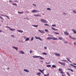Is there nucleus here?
I'll return each mask as SVG.
<instances>
[{
    "label": "nucleus",
    "instance_id": "f257e3e1",
    "mask_svg": "<svg viewBox=\"0 0 76 76\" xmlns=\"http://www.w3.org/2000/svg\"><path fill=\"white\" fill-rule=\"evenodd\" d=\"M41 21L43 23H47L48 22L47 20H44L43 19H41Z\"/></svg>",
    "mask_w": 76,
    "mask_h": 76
},
{
    "label": "nucleus",
    "instance_id": "f03ea898",
    "mask_svg": "<svg viewBox=\"0 0 76 76\" xmlns=\"http://www.w3.org/2000/svg\"><path fill=\"white\" fill-rule=\"evenodd\" d=\"M36 39H39V40H40V41H42V39L41 38L39 37H37L36 36L35 37Z\"/></svg>",
    "mask_w": 76,
    "mask_h": 76
},
{
    "label": "nucleus",
    "instance_id": "7ed1b4c3",
    "mask_svg": "<svg viewBox=\"0 0 76 76\" xmlns=\"http://www.w3.org/2000/svg\"><path fill=\"white\" fill-rule=\"evenodd\" d=\"M38 31L39 32H40L42 33V34H45V32H44V31L42 30H39Z\"/></svg>",
    "mask_w": 76,
    "mask_h": 76
},
{
    "label": "nucleus",
    "instance_id": "20e7f679",
    "mask_svg": "<svg viewBox=\"0 0 76 76\" xmlns=\"http://www.w3.org/2000/svg\"><path fill=\"white\" fill-rule=\"evenodd\" d=\"M38 12V11L36 10H33L31 11V12L33 13H37Z\"/></svg>",
    "mask_w": 76,
    "mask_h": 76
},
{
    "label": "nucleus",
    "instance_id": "39448f33",
    "mask_svg": "<svg viewBox=\"0 0 76 76\" xmlns=\"http://www.w3.org/2000/svg\"><path fill=\"white\" fill-rule=\"evenodd\" d=\"M69 37L71 38V39H74V40L76 39V38H73L72 37V36H71L70 35H69Z\"/></svg>",
    "mask_w": 76,
    "mask_h": 76
},
{
    "label": "nucleus",
    "instance_id": "423d86ee",
    "mask_svg": "<svg viewBox=\"0 0 76 76\" xmlns=\"http://www.w3.org/2000/svg\"><path fill=\"white\" fill-rule=\"evenodd\" d=\"M41 57V56H36V55H34L33 56V57L34 58H39V57Z\"/></svg>",
    "mask_w": 76,
    "mask_h": 76
},
{
    "label": "nucleus",
    "instance_id": "0eeeda50",
    "mask_svg": "<svg viewBox=\"0 0 76 76\" xmlns=\"http://www.w3.org/2000/svg\"><path fill=\"white\" fill-rule=\"evenodd\" d=\"M19 52L20 54H25L24 52L22 51H20Z\"/></svg>",
    "mask_w": 76,
    "mask_h": 76
},
{
    "label": "nucleus",
    "instance_id": "6e6552de",
    "mask_svg": "<svg viewBox=\"0 0 76 76\" xmlns=\"http://www.w3.org/2000/svg\"><path fill=\"white\" fill-rule=\"evenodd\" d=\"M59 63H60V64H62L63 65V66H65L66 65V64H65V63H62L60 61L58 62Z\"/></svg>",
    "mask_w": 76,
    "mask_h": 76
},
{
    "label": "nucleus",
    "instance_id": "1a4fd4ad",
    "mask_svg": "<svg viewBox=\"0 0 76 76\" xmlns=\"http://www.w3.org/2000/svg\"><path fill=\"white\" fill-rule=\"evenodd\" d=\"M52 39H53V40H57L58 39L56 38L53 37H52Z\"/></svg>",
    "mask_w": 76,
    "mask_h": 76
},
{
    "label": "nucleus",
    "instance_id": "9d476101",
    "mask_svg": "<svg viewBox=\"0 0 76 76\" xmlns=\"http://www.w3.org/2000/svg\"><path fill=\"white\" fill-rule=\"evenodd\" d=\"M64 34L65 35H69V33L67 31L64 32Z\"/></svg>",
    "mask_w": 76,
    "mask_h": 76
},
{
    "label": "nucleus",
    "instance_id": "9b49d317",
    "mask_svg": "<svg viewBox=\"0 0 76 76\" xmlns=\"http://www.w3.org/2000/svg\"><path fill=\"white\" fill-rule=\"evenodd\" d=\"M47 39L49 40L50 39H52V37H48L46 38Z\"/></svg>",
    "mask_w": 76,
    "mask_h": 76
},
{
    "label": "nucleus",
    "instance_id": "f8f14e48",
    "mask_svg": "<svg viewBox=\"0 0 76 76\" xmlns=\"http://www.w3.org/2000/svg\"><path fill=\"white\" fill-rule=\"evenodd\" d=\"M70 66H72L73 67H74V68H75V69H76V66L73 65L72 64H70Z\"/></svg>",
    "mask_w": 76,
    "mask_h": 76
},
{
    "label": "nucleus",
    "instance_id": "ddd939ff",
    "mask_svg": "<svg viewBox=\"0 0 76 76\" xmlns=\"http://www.w3.org/2000/svg\"><path fill=\"white\" fill-rule=\"evenodd\" d=\"M12 48H14V49H15V50H17V51H18V48L16 47H13V46Z\"/></svg>",
    "mask_w": 76,
    "mask_h": 76
},
{
    "label": "nucleus",
    "instance_id": "4468645a",
    "mask_svg": "<svg viewBox=\"0 0 76 76\" xmlns=\"http://www.w3.org/2000/svg\"><path fill=\"white\" fill-rule=\"evenodd\" d=\"M17 31L18 32H20L21 33H22V32H23V31H22V30H17Z\"/></svg>",
    "mask_w": 76,
    "mask_h": 76
},
{
    "label": "nucleus",
    "instance_id": "2eb2a0df",
    "mask_svg": "<svg viewBox=\"0 0 76 76\" xmlns=\"http://www.w3.org/2000/svg\"><path fill=\"white\" fill-rule=\"evenodd\" d=\"M55 54H56L57 56H60V54L58 53H55Z\"/></svg>",
    "mask_w": 76,
    "mask_h": 76
},
{
    "label": "nucleus",
    "instance_id": "dca6fc26",
    "mask_svg": "<svg viewBox=\"0 0 76 76\" xmlns=\"http://www.w3.org/2000/svg\"><path fill=\"white\" fill-rule=\"evenodd\" d=\"M24 71L25 72H27L28 73H29V72L28 71V70L26 69H24Z\"/></svg>",
    "mask_w": 76,
    "mask_h": 76
},
{
    "label": "nucleus",
    "instance_id": "f3484780",
    "mask_svg": "<svg viewBox=\"0 0 76 76\" xmlns=\"http://www.w3.org/2000/svg\"><path fill=\"white\" fill-rule=\"evenodd\" d=\"M66 59L68 60V61H69V62L70 63H72V61H70V59H69V58H66Z\"/></svg>",
    "mask_w": 76,
    "mask_h": 76
},
{
    "label": "nucleus",
    "instance_id": "a211bd4d",
    "mask_svg": "<svg viewBox=\"0 0 76 76\" xmlns=\"http://www.w3.org/2000/svg\"><path fill=\"white\" fill-rule=\"evenodd\" d=\"M41 74V73L40 72H37V75H38L39 76H40Z\"/></svg>",
    "mask_w": 76,
    "mask_h": 76
},
{
    "label": "nucleus",
    "instance_id": "6ab92c4d",
    "mask_svg": "<svg viewBox=\"0 0 76 76\" xmlns=\"http://www.w3.org/2000/svg\"><path fill=\"white\" fill-rule=\"evenodd\" d=\"M10 31H15V29L14 28H10Z\"/></svg>",
    "mask_w": 76,
    "mask_h": 76
},
{
    "label": "nucleus",
    "instance_id": "aec40b11",
    "mask_svg": "<svg viewBox=\"0 0 76 76\" xmlns=\"http://www.w3.org/2000/svg\"><path fill=\"white\" fill-rule=\"evenodd\" d=\"M52 29H53V30H54V31H57V29H56L53 27H52Z\"/></svg>",
    "mask_w": 76,
    "mask_h": 76
},
{
    "label": "nucleus",
    "instance_id": "412c9836",
    "mask_svg": "<svg viewBox=\"0 0 76 76\" xmlns=\"http://www.w3.org/2000/svg\"><path fill=\"white\" fill-rule=\"evenodd\" d=\"M68 70H70V71H71V72H73V70L70 69H67Z\"/></svg>",
    "mask_w": 76,
    "mask_h": 76
},
{
    "label": "nucleus",
    "instance_id": "4be33fe9",
    "mask_svg": "<svg viewBox=\"0 0 76 76\" xmlns=\"http://www.w3.org/2000/svg\"><path fill=\"white\" fill-rule=\"evenodd\" d=\"M72 31H73L74 33L75 34H76V30L73 29H72Z\"/></svg>",
    "mask_w": 76,
    "mask_h": 76
},
{
    "label": "nucleus",
    "instance_id": "5701e85b",
    "mask_svg": "<svg viewBox=\"0 0 76 76\" xmlns=\"http://www.w3.org/2000/svg\"><path fill=\"white\" fill-rule=\"evenodd\" d=\"M43 75L44 76H49V73H48L47 75H46L44 73H43Z\"/></svg>",
    "mask_w": 76,
    "mask_h": 76
},
{
    "label": "nucleus",
    "instance_id": "b1692460",
    "mask_svg": "<svg viewBox=\"0 0 76 76\" xmlns=\"http://www.w3.org/2000/svg\"><path fill=\"white\" fill-rule=\"evenodd\" d=\"M18 13H19L20 14H23V12H18Z\"/></svg>",
    "mask_w": 76,
    "mask_h": 76
},
{
    "label": "nucleus",
    "instance_id": "393cba45",
    "mask_svg": "<svg viewBox=\"0 0 76 76\" xmlns=\"http://www.w3.org/2000/svg\"><path fill=\"white\" fill-rule=\"evenodd\" d=\"M33 26H34V27H38V25H32Z\"/></svg>",
    "mask_w": 76,
    "mask_h": 76
},
{
    "label": "nucleus",
    "instance_id": "a878e982",
    "mask_svg": "<svg viewBox=\"0 0 76 76\" xmlns=\"http://www.w3.org/2000/svg\"><path fill=\"white\" fill-rule=\"evenodd\" d=\"M66 74H67V75H68V76H70V74H69V73L68 72H66Z\"/></svg>",
    "mask_w": 76,
    "mask_h": 76
},
{
    "label": "nucleus",
    "instance_id": "bb28decb",
    "mask_svg": "<svg viewBox=\"0 0 76 76\" xmlns=\"http://www.w3.org/2000/svg\"><path fill=\"white\" fill-rule=\"evenodd\" d=\"M28 40H29V38H26V41H28Z\"/></svg>",
    "mask_w": 76,
    "mask_h": 76
},
{
    "label": "nucleus",
    "instance_id": "cd10ccee",
    "mask_svg": "<svg viewBox=\"0 0 76 76\" xmlns=\"http://www.w3.org/2000/svg\"><path fill=\"white\" fill-rule=\"evenodd\" d=\"M39 71H40V72L41 73H43V74H44V73H43V72H42V70L41 69H39Z\"/></svg>",
    "mask_w": 76,
    "mask_h": 76
},
{
    "label": "nucleus",
    "instance_id": "c85d7f7f",
    "mask_svg": "<svg viewBox=\"0 0 76 76\" xmlns=\"http://www.w3.org/2000/svg\"><path fill=\"white\" fill-rule=\"evenodd\" d=\"M47 10H50V11H51V9H50V8H48L47 9Z\"/></svg>",
    "mask_w": 76,
    "mask_h": 76
},
{
    "label": "nucleus",
    "instance_id": "c756f323",
    "mask_svg": "<svg viewBox=\"0 0 76 76\" xmlns=\"http://www.w3.org/2000/svg\"><path fill=\"white\" fill-rule=\"evenodd\" d=\"M12 5H15L16 6H17V4L16 3H13L12 4Z\"/></svg>",
    "mask_w": 76,
    "mask_h": 76
},
{
    "label": "nucleus",
    "instance_id": "7c9ffc66",
    "mask_svg": "<svg viewBox=\"0 0 76 76\" xmlns=\"http://www.w3.org/2000/svg\"><path fill=\"white\" fill-rule=\"evenodd\" d=\"M58 71H60V72H61L62 70V69L61 68H59L58 69Z\"/></svg>",
    "mask_w": 76,
    "mask_h": 76
},
{
    "label": "nucleus",
    "instance_id": "2f4dec72",
    "mask_svg": "<svg viewBox=\"0 0 76 76\" xmlns=\"http://www.w3.org/2000/svg\"><path fill=\"white\" fill-rule=\"evenodd\" d=\"M58 38L60 40H62V39H63V38L62 37H60Z\"/></svg>",
    "mask_w": 76,
    "mask_h": 76
},
{
    "label": "nucleus",
    "instance_id": "473e14b6",
    "mask_svg": "<svg viewBox=\"0 0 76 76\" xmlns=\"http://www.w3.org/2000/svg\"><path fill=\"white\" fill-rule=\"evenodd\" d=\"M52 67H54V68H56V66L55 65H52Z\"/></svg>",
    "mask_w": 76,
    "mask_h": 76
},
{
    "label": "nucleus",
    "instance_id": "72a5a7b5",
    "mask_svg": "<svg viewBox=\"0 0 76 76\" xmlns=\"http://www.w3.org/2000/svg\"><path fill=\"white\" fill-rule=\"evenodd\" d=\"M45 31L46 32H48L49 31L47 29H45Z\"/></svg>",
    "mask_w": 76,
    "mask_h": 76
},
{
    "label": "nucleus",
    "instance_id": "f704fd0d",
    "mask_svg": "<svg viewBox=\"0 0 76 76\" xmlns=\"http://www.w3.org/2000/svg\"><path fill=\"white\" fill-rule=\"evenodd\" d=\"M47 67H51V65H47Z\"/></svg>",
    "mask_w": 76,
    "mask_h": 76
},
{
    "label": "nucleus",
    "instance_id": "c9c22d12",
    "mask_svg": "<svg viewBox=\"0 0 76 76\" xmlns=\"http://www.w3.org/2000/svg\"><path fill=\"white\" fill-rule=\"evenodd\" d=\"M42 54H44L45 55H47V54L45 53H42Z\"/></svg>",
    "mask_w": 76,
    "mask_h": 76
},
{
    "label": "nucleus",
    "instance_id": "e433bc0d",
    "mask_svg": "<svg viewBox=\"0 0 76 76\" xmlns=\"http://www.w3.org/2000/svg\"><path fill=\"white\" fill-rule=\"evenodd\" d=\"M34 40V37H32L31 38V41H33Z\"/></svg>",
    "mask_w": 76,
    "mask_h": 76
},
{
    "label": "nucleus",
    "instance_id": "4c0bfd02",
    "mask_svg": "<svg viewBox=\"0 0 76 76\" xmlns=\"http://www.w3.org/2000/svg\"><path fill=\"white\" fill-rule=\"evenodd\" d=\"M5 16H6V17H7V18H8L9 19H10V18H9V17L8 16L6 15H5Z\"/></svg>",
    "mask_w": 76,
    "mask_h": 76
},
{
    "label": "nucleus",
    "instance_id": "58836bf2",
    "mask_svg": "<svg viewBox=\"0 0 76 76\" xmlns=\"http://www.w3.org/2000/svg\"><path fill=\"white\" fill-rule=\"evenodd\" d=\"M37 17H41V16L40 15L38 14V15H37Z\"/></svg>",
    "mask_w": 76,
    "mask_h": 76
},
{
    "label": "nucleus",
    "instance_id": "ea45409f",
    "mask_svg": "<svg viewBox=\"0 0 76 76\" xmlns=\"http://www.w3.org/2000/svg\"><path fill=\"white\" fill-rule=\"evenodd\" d=\"M40 59H41V60H43L44 59V58L42 57H40L39 58Z\"/></svg>",
    "mask_w": 76,
    "mask_h": 76
},
{
    "label": "nucleus",
    "instance_id": "a19ab883",
    "mask_svg": "<svg viewBox=\"0 0 76 76\" xmlns=\"http://www.w3.org/2000/svg\"><path fill=\"white\" fill-rule=\"evenodd\" d=\"M52 26H53V27H56V25H52Z\"/></svg>",
    "mask_w": 76,
    "mask_h": 76
},
{
    "label": "nucleus",
    "instance_id": "79ce46f5",
    "mask_svg": "<svg viewBox=\"0 0 76 76\" xmlns=\"http://www.w3.org/2000/svg\"><path fill=\"white\" fill-rule=\"evenodd\" d=\"M54 33L55 34H59V33H57V32H54Z\"/></svg>",
    "mask_w": 76,
    "mask_h": 76
},
{
    "label": "nucleus",
    "instance_id": "37998d69",
    "mask_svg": "<svg viewBox=\"0 0 76 76\" xmlns=\"http://www.w3.org/2000/svg\"><path fill=\"white\" fill-rule=\"evenodd\" d=\"M0 19H2V20H4V19H3V17H1L0 16Z\"/></svg>",
    "mask_w": 76,
    "mask_h": 76
},
{
    "label": "nucleus",
    "instance_id": "c03bdc74",
    "mask_svg": "<svg viewBox=\"0 0 76 76\" xmlns=\"http://www.w3.org/2000/svg\"><path fill=\"white\" fill-rule=\"evenodd\" d=\"M9 3H10L11 2H12V3H13V1H12L10 0L9 1Z\"/></svg>",
    "mask_w": 76,
    "mask_h": 76
},
{
    "label": "nucleus",
    "instance_id": "a18cd8bd",
    "mask_svg": "<svg viewBox=\"0 0 76 76\" xmlns=\"http://www.w3.org/2000/svg\"><path fill=\"white\" fill-rule=\"evenodd\" d=\"M46 64H50V62H48V63H47V62H45Z\"/></svg>",
    "mask_w": 76,
    "mask_h": 76
},
{
    "label": "nucleus",
    "instance_id": "49530a36",
    "mask_svg": "<svg viewBox=\"0 0 76 76\" xmlns=\"http://www.w3.org/2000/svg\"><path fill=\"white\" fill-rule=\"evenodd\" d=\"M61 73V74H63V73H64V72H63V71H61V73Z\"/></svg>",
    "mask_w": 76,
    "mask_h": 76
},
{
    "label": "nucleus",
    "instance_id": "de8ad7c7",
    "mask_svg": "<svg viewBox=\"0 0 76 76\" xmlns=\"http://www.w3.org/2000/svg\"><path fill=\"white\" fill-rule=\"evenodd\" d=\"M45 26H49V25H48L47 24H45Z\"/></svg>",
    "mask_w": 76,
    "mask_h": 76
},
{
    "label": "nucleus",
    "instance_id": "09e8293b",
    "mask_svg": "<svg viewBox=\"0 0 76 76\" xmlns=\"http://www.w3.org/2000/svg\"><path fill=\"white\" fill-rule=\"evenodd\" d=\"M11 37H13V38L15 37V36H14L13 35H11Z\"/></svg>",
    "mask_w": 76,
    "mask_h": 76
},
{
    "label": "nucleus",
    "instance_id": "8fccbe9b",
    "mask_svg": "<svg viewBox=\"0 0 76 76\" xmlns=\"http://www.w3.org/2000/svg\"><path fill=\"white\" fill-rule=\"evenodd\" d=\"M74 45H75L76 46V42H74Z\"/></svg>",
    "mask_w": 76,
    "mask_h": 76
},
{
    "label": "nucleus",
    "instance_id": "3c124183",
    "mask_svg": "<svg viewBox=\"0 0 76 76\" xmlns=\"http://www.w3.org/2000/svg\"><path fill=\"white\" fill-rule=\"evenodd\" d=\"M30 53L31 54L32 53V50H30Z\"/></svg>",
    "mask_w": 76,
    "mask_h": 76
},
{
    "label": "nucleus",
    "instance_id": "603ef678",
    "mask_svg": "<svg viewBox=\"0 0 76 76\" xmlns=\"http://www.w3.org/2000/svg\"><path fill=\"white\" fill-rule=\"evenodd\" d=\"M25 13H29V12L26 11V12H25Z\"/></svg>",
    "mask_w": 76,
    "mask_h": 76
},
{
    "label": "nucleus",
    "instance_id": "864d4df0",
    "mask_svg": "<svg viewBox=\"0 0 76 76\" xmlns=\"http://www.w3.org/2000/svg\"><path fill=\"white\" fill-rule=\"evenodd\" d=\"M6 27H7V28H9V29H10V27H9V26H7Z\"/></svg>",
    "mask_w": 76,
    "mask_h": 76
},
{
    "label": "nucleus",
    "instance_id": "5fc2aeb1",
    "mask_svg": "<svg viewBox=\"0 0 76 76\" xmlns=\"http://www.w3.org/2000/svg\"><path fill=\"white\" fill-rule=\"evenodd\" d=\"M44 48L45 49V50H47V48L46 47H44Z\"/></svg>",
    "mask_w": 76,
    "mask_h": 76
},
{
    "label": "nucleus",
    "instance_id": "6e6d98bb",
    "mask_svg": "<svg viewBox=\"0 0 76 76\" xmlns=\"http://www.w3.org/2000/svg\"><path fill=\"white\" fill-rule=\"evenodd\" d=\"M73 12H74V13H76V11H75V10H74Z\"/></svg>",
    "mask_w": 76,
    "mask_h": 76
},
{
    "label": "nucleus",
    "instance_id": "4d7b16f0",
    "mask_svg": "<svg viewBox=\"0 0 76 76\" xmlns=\"http://www.w3.org/2000/svg\"><path fill=\"white\" fill-rule=\"evenodd\" d=\"M0 15H1V16H5L6 15H2L1 14H0Z\"/></svg>",
    "mask_w": 76,
    "mask_h": 76
},
{
    "label": "nucleus",
    "instance_id": "13d9d810",
    "mask_svg": "<svg viewBox=\"0 0 76 76\" xmlns=\"http://www.w3.org/2000/svg\"><path fill=\"white\" fill-rule=\"evenodd\" d=\"M64 43H67V41H64Z\"/></svg>",
    "mask_w": 76,
    "mask_h": 76
},
{
    "label": "nucleus",
    "instance_id": "bf43d9fd",
    "mask_svg": "<svg viewBox=\"0 0 76 76\" xmlns=\"http://www.w3.org/2000/svg\"><path fill=\"white\" fill-rule=\"evenodd\" d=\"M34 16H36L37 17V15H34Z\"/></svg>",
    "mask_w": 76,
    "mask_h": 76
},
{
    "label": "nucleus",
    "instance_id": "052dcab7",
    "mask_svg": "<svg viewBox=\"0 0 76 76\" xmlns=\"http://www.w3.org/2000/svg\"><path fill=\"white\" fill-rule=\"evenodd\" d=\"M14 1L15 2H18V1Z\"/></svg>",
    "mask_w": 76,
    "mask_h": 76
},
{
    "label": "nucleus",
    "instance_id": "680f3d73",
    "mask_svg": "<svg viewBox=\"0 0 76 76\" xmlns=\"http://www.w3.org/2000/svg\"><path fill=\"white\" fill-rule=\"evenodd\" d=\"M73 64L74 65H76V64H75V63H73Z\"/></svg>",
    "mask_w": 76,
    "mask_h": 76
},
{
    "label": "nucleus",
    "instance_id": "e2e57ef3",
    "mask_svg": "<svg viewBox=\"0 0 76 76\" xmlns=\"http://www.w3.org/2000/svg\"><path fill=\"white\" fill-rule=\"evenodd\" d=\"M33 5H34V6H36V5L35 4H33Z\"/></svg>",
    "mask_w": 76,
    "mask_h": 76
},
{
    "label": "nucleus",
    "instance_id": "0e129e2a",
    "mask_svg": "<svg viewBox=\"0 0 76 76\" xmlns=\"http://www.w3.org/2000/svg\"><path fill=\"white\" fill-rule=\"evenodd\" d=\"M23 38H24V39H26V37H23Z\"/></svg>",
    "mask_w": 76,
    "mask_h": 76
},
{
    "label": "nucleus",
    "instance_id": "69168bd1",
    "mask_svg": "<svg viewBox=\"0 0 76 76\" xmlns=\"http://www.w3.org/2000/svg\"><path fill=\"white\" fill-rule=\"evenodd\" d=\"M2 32V31L1 30H0V32Z\"/></svg>",
    "mask_w": 76,
    "mask_h": 76
},
{
    "label": "nucleus",
    "instance_id": "338daca9",
    "mask_svg": "<svg viewBox=\"0 0 76 76\" xmlns=\"http://www.w3.org/2000/svg\"><path fill=\"white\" fill-rule=\"evenodd\" d=\"M62 76H66V75H64H64H62Z\"/></svg>",
    "mask_w": 76,
    "mask_h": 76
},
{
    "label": "nucleus",
    "instance_id": "774afa93",
    "mask_svg": "<svg viewBox=\"0 0 76 76\" xmlns=\"http://www.w3.org/2000/svg\"><path fill=\"white\" fill-rule=\"evenodd\" d=\"M64 61H66V60H64Z\"/></svg>",
    "mask_w": 76,
    "mask_h": 76
}]
</instances>
